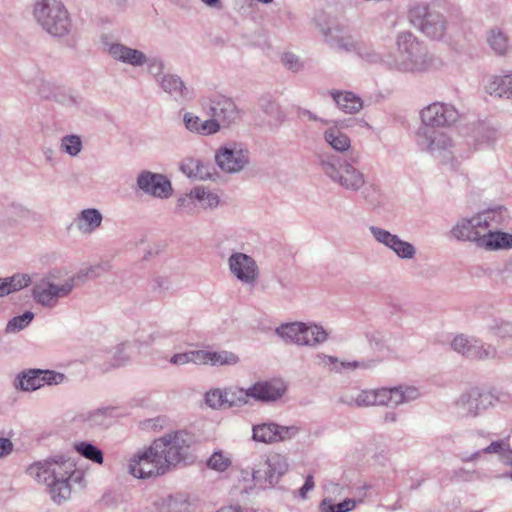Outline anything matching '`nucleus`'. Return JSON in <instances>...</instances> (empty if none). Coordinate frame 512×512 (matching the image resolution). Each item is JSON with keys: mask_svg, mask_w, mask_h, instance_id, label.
I'll return each mask as SVG.
<instances>
[{"mask_svg": "<svg viewBox=\"0 0 512 512\" xmlns=\"http://www.w3.org/2000/svg\"><path fill=\"white\" fill-rule=\"evenodd\" d=\"M397 56H387L386 65L395 71L423 74L437 70L441 60L427 45L410 31L400 32L396 37Z\"/></svg>", "mask_w": 512, "mask_h": 512, "instance_id": "obj_1", "label": "nucleus"}, {"mask_svg": "<svg viewBox=\"0 0 512 512\" xmlns=\"http://www.w3.org/2000/svg\"><path fill=\"white\" fill-rule=\"evenodd\" d=\"M360 163L358 152L351 151L346 157L322 156L319 165L322 172L335 184L347 191H359L366 184V177L356 166Z\"/></svg>", "mask_w": 512, "mask_h": 512, "instance_id": "obj_2", "label": "nucleus"}, {"mask_svg": "<svg viewBox=\"0 0 512 512\" xmlns=\"http://www.w3.org/2000/svg\"><path fill=\"white\" fill-rule=\"evenodd\" d=\"M420 396L414 386H397L393 388L366 389L345 393L341 402L350 407H369L375 405L398 406L416 400Z\"/></svg>", "mask_w": 512, "mask_h": 512, "instance_id": "obj_3", "label": "nucleus"}, {"mask_svg": "<svg viewBox=\"0 0 512 512\" xmlns=\"http://www.w3.org/2000/svg\"><path fill=\"white\" fill-rule=\"evenodd\" d=\"M506 217L507 210L503 206L489 208L471 217L459 219L451 233L457 240L473 242L479 246L487 229L503 224Z\"/></svg>", "mask_w": 512, "mask_h": 512, "instance_id": "obj_4", "label": "nucleus"}, {"mask_svg": "<svg viewBox=\"0 0 512 512\" xmlns=\"http://www.w3.org/2000/svg\"><path fill=\"white\" fill-rule=\"evenodd\" d=\"M33 15L38 25L50 36L63 38L72 31L71 16L61 0H39Z\"/></svg>", "mask_w": 512, "mask_h": 512, "instance_id": "obj_5", "label": "nucleus"}, {"mask_svg": "<svg viewBox=\"0 0 512 512\" xmlns=\"http://www.w3.org/2000/svg\"><path fill=\"white\" fill-rule=\"evenodd\" d=\"M408 17L414 28L431 40H442L446 35L447 18L428 3L419 2L412 5Z\"/></svg>", "mask_w": 512, "mask_h": 512, "instance_id": "obj_6", "label": "nucleus"}, {"mask_svg": "<svg viewBox=\"0 0 512 512\" xmlns=\"http://www.w3.org/2000/svg\"><path fill=\"white\" fill-rule=\"evenodd\" d=\"M416 143L422 151L443 162L452 161L464 156L448 134L429 127H420L418 129Z\"/></svg>", "mask_w": 512, "mask_h": 512, "instance_id": "obj_7", "label": "nucleus"}, {"mask_svg": "<svg viewBox=\"0 0 512 512\" xmlns=\"http://www.w3.org/2000/svg\"><path fill=\"white\" fill-rule=\"evenodd\" d=\"M59 274V271L52 270L33 285L32 296L36 303L45 308H54L60 298L71 294L75 288V277H68L59 284Z\"/></svg>", "mask_w": 512, "mask_h": 512, "instance_id": "obj_8", "label": "nucleus"}, {"mask_svg": "<svg viewBox=\"0 0 512 512\" xmlns=\"http://www.w3.org/2000/svg\"><path fill=\"white\" fill-rule=\"evenodd\" d=\"M276 334L286 343L317 347L328 340V332L315 323L291 322L276 328Z\"/></svg>", "mask_w": 512, "mask_h": 512, "instance_id": "obj_9", "label": "nucleus"}, {"mask_svg": "<svg viewBox=\"0 0 512 512\" xmlns=\"http://www.w3.org/2000/svg\"><path fill=\"white\" fill-rule=\"evenodd\" d=\"M191 437L185 431H175L155 439L153 450L168 465V472L185 460L190 446Z\"/></svg>", "mask_w": 512, "mask_h": 512, "instance_id": "obj_10", "label": "nucleus"}, {"mask_svg": "<svg viewBox=\"0 0 512 512\" xmlns=\"http://www.w3.org/2000/svg\"><path fill=\"white\" fill-rule=\"evenodd\" d=\"M126 470L134 478H155L165 475L168 472V465L153 450L152 444L144 451L131 456L127 461Z\"/></svg>", "mask_w": 512, "mask_h": 512, "instance_id": "obj_11", "label": "nucleus"}, {"mask_svg": "<svg viewBox=\"0 0 512 512\" xmlns=\"http://www.w3.org/2000/svg\"><path fill=\"white\" fill-rule=\"evenodd\" d=\"M249 150L240 142H227L215 153L218 167L226 173H238L249 164Z\"/></svg>", "mask_w": 512, "mask_h": 512, "instance_id": "obj_12", "label": "nucleus"}, {"mask_svg": "<svg viewBox=\"0 0 512 512\" xmlns=\"http://www.w3.org/2000/svg\"><path fill=\"white\" fill-rule=\"evenodd\" d=\"M66 376L53 370L26 369L18 373L14 379V388L24 392H32L44 385H59Z\"/></svg>", "mask_w": 512, "mask_h": 512, "instance_id": "obj_13", "label": "nucleus"}, {"mask_svg": "<svg viewBox=\"0 0 512 512\" xmlns=\"http://www.w3.org/2000/svg\"><path fill=\"white\" fill-rule=\"evenodd\" d=\"M451 347L454 351L469 359L502 360V356H500V353L494 345L485 343L475 337H469L463 334L458 335L453 339Z\"/></svg>", "mask_w": 512, "mask_h": 512, "instance_id": "obj_14", "label": "nucleus"}, {"mask_svg": "<svg viewBox=\"0 0 512 512\" xmlns=\"http://www.w3.org/2000/svg\"><path fill=\"white\" fill-rule=\"evenodd\" d=\"M230 274L241 284L255 287L260 278V268L257 261L250 255L234 251L227 259Z\"/></svg>", "mask_w": 512, "mask_h": 512, "instance_id": "obj_15", "label": "nucleus"}, {"mask_svg": "<svg viewBox=\"0 0 512 512\" xmlns=\"http://www.w3.org/2000/svg\"><path fill=\"white\" fill-rule=\"evenodd\" d=\"M100 43L103 51L116 62L136 68L145 65L146 53L142 50L127 46L115 40L109 34H102L100 36Z\"/></svg>", "mask_w": 512, "mask_h": 512, "instance_id": "obj_16", "label": "nucleus"}, {"mask_svg": "<svg viewBox=\"0 0 512 512\" xmlns=\"http://www.w3.org/2000/svg\"><path fill=\"white\" fill-rule=\"evenodd\" d=\"M136 187L144 194L159 199H168L173 194L172 184L168 177L149 170H143L138 174Z\"/></svg>", "mask_w": 512, "mask_h": 512, "instance_id": "obj_17", "label": "nucleus"}, {"mask_svg": "<svg viewBox=\"0 0 512 512\" xmlns=\"http://www.w3.org/2000/svg\"><path fill=\"white\" fill-rule=\"evenodd\" d=\"M422 127H445L457 122L459 113L456 108L447 103L434 102L421 110Z\"/></svg>", "mask_w": 512, "mask_h": 512, "instance_id": "obj_18", "label": "nucleus"}, {"mask_svg": "<svg viewBox=\"0 0 512 512\" xmlns=\"http://www.w3.org/2000/svg\"><path fill=\"white\" fill-rule=\"evenodd\" d=\"M369 231L377 243L393 251L400 259L410 260L415 257L414 245L402 240L398 235L378 226H370Z\"/></svg>", "mask_w": 512, "mask_h": 512, "instance_id": "obj_19", "label": "nucleus"}, {"mask_svg": "<svg viewBox=\"0 0 512 512\" xmlns=\"http://www.w3.org/2000/svg\"><path fill=\"white\" fill-rule=\"evenodd\" d=\"M455 404L462 415L476 417L493 404V396L478 388H472L463 393Z\"/></svg>", "mask_w": 512, "mask_h": 512, "instance_id": "obj_20", "label": "nucleus"}, {"mask_svg": "<svg viewBox=\"0 0 512 512\" xmlns=\"http://www.w3.org/2000/svg\"><path fill=\"white\" fill-rule=\"evenodd\" d=\"M208 108L211 116L218 119L223 127H229L240 118V111L234 101L222 94L212 95Z\"/></svg>", "mask_w": 512, "mask_h": 512, "instance_id": "obj_21", "label": "nucleus"}, {"mask_svg": "<svg viewBox=\"0 0 512 512\" xmlns=\"http://www.w3.org/2000/svg\"><path fill=\"white\" fill-rule=\"evenodd\" d=\"M321 32L325 38V42L330 46V48L337 51L357 53L361 44V42L355 40L350 34H348L344 27L337 23L322 26Z\"/></svg>", "mask_w": 512, "mask_h": 512, "instance_id": "obj_22", "label": "nucleus"}, {"mask_svg": "<svg viewBox=\"0 0 512 512\" xmlns=\"http://www.w3.org/2000/svg\"><path fill=\"white\" fill-rule=\"evenodd\" d=\"M287 458L279 453L269 455L253 470L252 480H273L283 477L288 471Z\"/></svg>", "mask_w": 512, "mask_h": 512, "instance_id": "obj_23", "label": "nucleus"}, {"mask_svg": "<svg viewBox=\"0 0 512 512\" xmlns=\"http://www.w3.org/2000/svg\"><path fill=\"white\" fill-rule=\"evenodd\" d=\"M114 407H103L78 413L73 422L85 429L108 428L115 417Z\"/></svg>", "mask_w": 512, "mask_h": 512, "instance_id": "obj_24", "label": "nucleus"}, {"mask_svg": "<svg viewBox=\"0 0 512 512\" xmlns=\"http://www.w3.org/2000/svg\"><path fill=\"white\" fill-rule=\"evenodd\" d=\"M286 392V385L281 379L258 381L250 386L251 398L264 403L280 399Z\"/></svg>", "mask_w": 512, "mask_h": 512, "instance_id": "obj_25", "label": "nucleus"}, {"mask_svg": "<svg viewBox=\"0 0 512 512\" xmlns=\"http://www.w3.org/2000/svg\"><path fill=\"white\" fill-rule=\"evenodd\" d=\"M157 84L164 93L176 101H189L194 97L193 89L188 87L177 74L166 73Z\"/></svg>", "mask_w": 512, "mask_h": 512, "instance_id": "obj_26", "label": "nucleus"}, {"mask_svg": "<svg viewBox=\"0 0 512 512\" xmlns=\"http://www.w3.org/2000/svg\"><path fill=\"white\" fill-rule=\"evenodd\" d=\"M179 169L192 180H207L214 174V168L209 162L195 157L184 158L180 163Z\"/></svg>", "mask_w": 512, "mask_h": 512, "instance_id": "obj_27", "label": "nucleus"}, {"mask_svg": "<svg viewBox=\"0 0 512 512\" xmlns=\"http://www.w3.org/2000/svg\"><path fill=\"white\" fill-rule=\"evenodd\" d=\"M53 467V480H83V471L77 469L76 463L70 457L56 455L51 457Z\"/></svg>", "mask_w": 512, "mask_h": 512, "instance_id": "obj_28", "label": "nucleus"}, {"mask_svg": "<svg viewBox=\"0 0 512 512\" xmlns=\"http://www.w3.org/2000/svg\"><path fill=\"white\" fill-rule=\"evenodd\" d=\"M103 222V215L96 208L81 210L74 218L77 230L83 235H91L98 230Z\"/></svg>", "mask_w": 512, "mask_h": 512, "instance_id": "obj_29", "label": "nucleus"}, {"mask_svg": "<svg viewBox=\"0 0 512 512\" xmlns=\"http://www.w3.org/2000/svg\"><path fill=\"white\" fill-rule=\"evenodd\" d=\"M512 453V448L510 446L508 438L498 439L495 441H491L490 444L483 447L481 450H478L466 457L467 461H474L478 459L482 454H495L498 456L499 460L507 465L509 458Z\"/></svg>", "mask_w": 512, "mask_h": 512, "instance_id": "obj_30", "label": "nucleus"}, {"mask_svg": "<svg viewBox=\"0 0 512 512\" xmlns=\"http://www.w3.org/2000/svg\"><path fill=\"white\" fill-rule=\"evenodd\" d=\"M492 229H487L478 247L488 251L511 249L512 234Z\"/></svg>", "mask_w": 512, "mask_h": 512, "instance_id": "obj_31", "label": "nucleus"}, {"mask_svg": "<svg viewBox=\"0 0 512 512\" xmlns=\"http://www.w3.org/2000/svg\"><path fill=\"white\" fill-rule=\"evenodd\" d=\"M485 91L494 97L511 99L512 73L492 76L485 85Z\"/></svg>", "mask_w": 512, "mask_h": 512, "instance_id": "obj_32", "label": "nucleus"}, {"mask_svg": "<svg viewBox=\"0 0 512 512\" xmlns=\"http://www.w3.org/2000/svg\"><path fill=\"white\" fill-rule=\"evenodd\" d=\"M330 95L344 113L356 114L363 108L361 98L353 92L333 90Z\"/></svg>", "mask_w": 512, "mask_h": 512, "instance_id": "obj_33", "label": "nucleus"}, {"mask_svg": "<svg viewBox=\"0 0 512 512\" xmlns=\"http://www.w3.org/2000/svg\"><path fill=\"white\" fill-rule=\"evenodd\" d=\"M486 41L490 49L498 56H505L511 50L509 37L500 28L494 27L488 30Z\"/></svg>", "mask_w": 512, "mask_h": 512, "instance_id": "obj_34", "label": "nucleus"}, {"mask_svg": "<svg viewBox=\"0 0 512 512\" xmlns=\"http://www.w3.org/2000/svg\"><path fill=\"white\" fill-rule=\"evenodd\" d=\"M323 138L325 142L338 153L350 151L351 139L336 126L326 129L323 133Z\"/></svg>", "mask_w": 512, "mask_h": 512, "instance_id": "obj_35", "label": "nucleus"}, {"mask_svg": "<svg viewBox=\"0 0 512 512\" xmlns=\"http://www.w3.org/2000/svg\"><path fill=\"white\" fill-rule=\"evenodd\" d=\"M276 423L272 421L254 424L252 426V440L257 443L274 444L277 443Z\"/></svg>", "mask_w": 512, "mask_h": 512, "instance_id": "obj_36", "label": "nucleus"}, {"mask_svg": "<svg viewBox=\"0 0 512 512\" xmlns=\"http://www.w3.org/2000/svg\"><path fill=\"white\" fill-rule=\"evenodd\" d=\"M31 283L28 274H14L11 277L0 278V297L21 290Z\"/></svg>", "mask_w": 512, "mask_h": 512, "instance_id": "obj_37", "label": "nucleus"}, {"mask_svg": "<svg viewBox=\"0 0 512 512\" xmlns=\"http://www.w3.org/2000/svg\"><path fill=\"white\" fill-rule=\"evenodd\" d=\"M51 463V457L45 460L34 462L28 466L26 469V474L28 477L37 480H53L54 470Z\"/></svg>", "mask_w": 512, "mask_h": 512, "instance_id": "obj_38", "label": "nucleus"}, {"mask_svg": "<svg viewBox=\"0 0 512 512\" xmlns=\"http://www.w3.org/2000/svg\"><path fill=\"white\" fill-rule=\"evenodd\" d=\"M472 137L478 145H492L498 138V131L496 128L481 122L474 126Z\"/></svg>", "mask_w": 512, "mask_h": 512, "instance_id": "obj_39", "label": "nucleus"}, {"mask_svg": "<svg viewBox=\"0 0 512 512\" xmlns=\"http://www.w3.org/2000/svg\"><path fill=\"white\" fill-rule=\"evenodd\" d=\"M191 195L204 209H213L218 206L220 201L219 196L216 193L202 186L193 188L191 190Z\"/></svg>", "mask_w": 512, "mask_h": 512, "instance_id": "obj_40", "label": "nucleus"}, {"mask_svg": "<svg viewBox=\"0 0 512 512\" xmlns=\"http://www.w3.org/2000/svg\"><path fill=\"white\" fill-rule=\"evenodd\" d=\"M73 447H74V450L82 457H84L94 463H97V464L103 463V460H104L103 452L101 451V449H99L97 446H95L91 442H86V441L76 442V443H74Z\"/></svg>", "mask_w": 512, "mask_h": 512, "instance_id": "obj_41", "label": "nucleus"}, {"mask_svg": "<svg viewBox=\"0 0 512 512\" xmlns=\"http://www.w3.org/2000/svg\"><path fill=\"white\" fill-rule=\"evenodd\" d=\"M250 398V387L247 389L239 387L224 389V400L230 407L246 405L249 403Z\"/></svg>", "mask_w": 512, "mask_h": 512, "instance_id": "obj_42", "label": "nucleus"}, {"mask_svg": "<svg viewBox=\"0 0 512 512\" xmlns=\"http://www.w3.org/2000/svg\"><path fill=\"white\" fill-rule=\"evenodd\" d=\"M232 466L231 454L222 450L214 451L207 460V467L216 472H225Z\"/></svg>", "mask_w": 512, "mask_h": 512, "instance_id": "obj_43", "label": "nucleus"}, {"mask_svg": "<svg viewBox=\"0 0 512 512\" xmlns=\"http://www.w3.org/2000/svg\"><path fill=\"white\" fill-rule=\"evenodd\" d=\"M487 331L490 335L500 339H512V322L495 319L487 325Z\"/></svg>", "mask_w": 512, "mask_h": 512, "instance_id": "obj_44", "label": "nucleus"}, {"mask_svg": "<svg viewBox=\"0 0 512 512\" xmlns=\"http://www.w3.org/2000/svg\"><path fill=\"white\" fill-rule=\"evenodd\" d=\"M110 270L111 264L108 261H105L81 269L77 274L73 275L72 277H75V282L77 280H83L85 278L95 279L102 276L104 273H107Z\"/></svg>", "mask_w": 512, "mask_h": 512, "instance_id": "obj_45", "label": "nucleus"}, {"mask_svg": "<svg viewBox=\"0 0 512 512\" xmlns=\"http://www.w3.org/2000/svg\"><path fill=\"white\" fill-rule=\"evenodd\" d=\"M82 148V140L78 135H66L61 138L60 149L71 157H76Z\"/></svg>", "mask_w": 512, "mask_h": 512, "instance_id": "obj_46", "label": "nucleus"}, {"mask_svg": "<svg viewBox=\"0 0 512 512\" xmlns=\"http://www.w3.org/2000/svg\"><path fill=\"white\" fill-rule=\"evenodd\" d=\"M130 345L129 343H121L118 344L114 351L112 352V356L110 358V365L113 368H119L125 366L130 361Z\"/></svg>", "mask_w": 512, "mask_h": 512, "instance_id": "obj_47", "label": "nucleus"}, {"mask_svg": "<svg viewBox=\"0 0 512 512\" xmlns=\"http://www.w3.org/2000/svg\"><path fill=\"white\" fill-rule=\"evenodd\" d=\"M239 362V357L233 352L221 350L210 351V365L223 366V365H236Z\"/></svg>", "mask_w": 512, "mask_h": 512, "instance_id": "obj_48", "label": "nucleus"}, {"mask_svg": "<svg viewBox=\"0 0 512 512\" xmlns=\"http://www.w3.org/2000/svg\"><path fill=\"white\" fill-rule=\"evenodd\" d=\"M147 67L148 73L153 77L156 83L159 82L161 77L165 76V62L161 57L153 56L149 57L146 55L145 65Z\"/></svg>", "mask_w": 512, "mask_h": 512, "instance_id": "obj_49", "label": "nucleus"}, {"mask_svg": "<svg viewBox=\"0 0 512 512\" xmlns=\"http://www.w3.org/2000/svg\"><path fill=\"white\" fill-rule=\"evenodd\" d=\"M34 318L31 311H26L22 315L15 316L6 325L7 333H17L26 328Z\"/></svg>", "mask_w": 512, "mask_h": 512, "instance_id": "obj_50", "label": "nucleus"}, {"mask_svg": "<svg viewBox=\"0 0 512 512\" xmlns=\"http://www.w3.org/2000/svg\"><path fill=\"white\" fill-rule=\"evenodd\" d=\"M49 492L56 503H61L71 495L70 482H52L49 485Z\"/></svg>", "mask_w": 512, "mask_h": 512, "instance_id": "obj_51", "label": "nucleus"}, {"mask_svg": "<svg viewBox=\"0 0 512 512\" xmlns=\"http://www.w3.org/2000/svg\"><path fill=\"white\" fill-rule=\"evenodd\" d=\"M356 506V502L352 499H346L341 503L333 504L330 500L324 499L321 503V512H349Z\"/></svg>", "mask_w": 512, "mask_h": 512, "instance_id": "obj_52", "label": "nucleus"}, {"mask_svg": "<svg viewBox=\"0 0 512 512\" xmlns=\"http://www.w3.org/2000/svg\"><path fill=\"white\" fill-rule=\"evenodd\" d=\"M374 361H340L337 358V364L334 366V372L341 373L346 370L368 369L374 366Z\"/></svg>", "mask_w": 512, "mask_h": 512, "instance_id": "obj_53", "label": "nucleus"}, {"mask_svg": "<svg viewBox=\"0 0 512 512\" xmlns=\"http://www.w3.org/2000/svg\"><path fill=\"white\" fill-rule=\"evenodd\" d=\"M357 54L363 59L365 60L366 62L368 63H372V64H376V63H380V62H383L386 64V60H387V57L386 58H383L382 55L380 53H378L377 51H375L373 48L365 45L364 43L361 42L360 46H359V49L357 51Z\"/></svg>", "mask_w": 512, "mask_h": 512, "instance_id": "obj_54", "label": "nucleus"}, {"mask_svg": "<svg viewBox=\"0 0 512 512\" xmlns=\"http://www.w3.org/2000/svg\"><path fill=\"white\" fill-rule=\"evenodd\" d=\"M300 432V427L296 425L283 426L276 423L277 443L295 438Z\"/></svg>", "mask_w": 512, "mask_h": 512, "instance_id": "obj_55", "label": "nucleus"}, {"mask_svg": "<svg viewBox=\"0 0 512 512\" xmlns=\"http://www.w3.org/2000/svg\"><path fill=\"white\" fill-rule=\"evenodd\" d=\"M281 61L283 65L293 73H297L304 68V63L301 61V59L291 52H286L282 55Z\"/></svg>", "mask_w": 512, "mask_h": 512, "instance_id": "obj_56", "label": "nucleus"}, {"mask_svg": "<svg viewBox=\"0 0 512 512\" xmlns=\"http://www.w3.org/2000/svg\"><path fill=\"white\" fill-rule=\"evenodd\" d=\"M58 102L68 108H79L83 105L84 99L79 94L68 93L61 94L58 98Z\"/></svg>", "mask_w": 512, "mask_h": 512, "instance_id": "obj_57", "label": "nucleus"}, {"mask_svg": "<svg viewBox=\"0 0 512 512\" xmlns=\"http://www.w3.org/2000/svg\"><path fill=\"white\" fill-rule=\"evenodd\" d=\"M206 403L212 408H219L224 404H227L224 400V390L215 389L206 393Z\"/></svg>", "mask_w": 512, "mask_h": 512, "instance_id": "obj_58", "label": "nucleus"}, {"mask_svg": "<svg viewBox=\"0 0 512 512\" xmlns=\"http://www.w3.org/2000/svg\"><path fill=\"white\" fill-rule=\"evenodd\" d=\"M222 124L221 122L212 117V119L202 121L201 128L199 129V134L201 135H211L217 133Z\"/></svg>", "mask_w": 512, "mask_h": 512, "instance_id": "obj_59", "label": "nucleus"}, {"mask_svg": "<svg viewBox=\"0 0 512 512\" xmlns=\"http://www.w3.org/2000/svg\"><path fill=\"white\" fill-rule=\"evenodd\" d=\"M191 363L197 365L210 364V350H192L190 351Z\"/></svg>", "mask_w": 512, "mask_h": 512, "instance_id": "obj_60", "label": "nucleus"}, {"mask_svg": "<svg viewBox=\"0 0 512 512\" xmlns=\"http://www.w3.org/2000/svg\"><path fill=\"white\" fill-rule=\"evenodd\" d=\"M183 121L185 124V127L191 131L199 133V129L201 128L202 120L194 115L193 113L187 112L183 116Z\"/></svg>", "mask_w": 512, "mask_h": 512, "instance_id": "obj_61", "label": "nucleus"}, {"mask_svg": "<svg viewBox=\"0 0 512 512\" xmlns=\"http://www.w3.org/2000/svg\"><path fill=\"white\" fill-rule=\"evenodd\" d=\"M315 364L330 371H334V366L337 364V357L326 355L324 353H317L315 355Z\"/></svg>", "mask_w": 512, "mask_h": 512, "instance_id": "obj_62", "label": "nucleus"}, {"mask_svg": "<svg viewBox=\"0 0 512 512\" xmlns=\"http://www.w3.org/2000/svg\"><path fill=\"white\" fill-rule=\"evenodd\" d=\"M13 450V442L9 438L0 437V459L9 456Z\"/></svg>", "mask_w": 512, "mask_h": 512, "instance_id": "obj_63", "label": "nucleus"}, {"mask_svg": "<svg viewBox=\"0 0 512 512\" xmlns=\"http://www.w3.org/2000/svg\"><path fill=\"white\" fill-rule=\"evenodd\" d=\"M169 362L173 365H185L187 363H191L190 360V351L184 353L174 354Z\"/></svg>", "mask_w": 512, "mask_h": 512, "instance_id": "obj_64", "label": "nucleus"}]
</instances>
